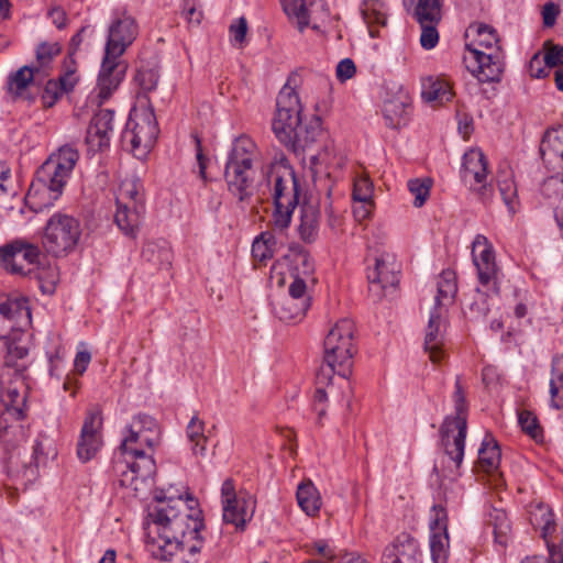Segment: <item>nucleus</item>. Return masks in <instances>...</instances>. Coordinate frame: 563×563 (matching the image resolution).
I'll list each match as a JSON object with an SVG mask.
<instances>
[{
    "mask_svg": "<svg viewBox=\"0 0 563 563\" xmlns=\"http://www.w3.org/2000/svg\"><path fill=\"white\" fill-rule=\"evenodd\" d=\"M188 501L194 503L192 498ZM145 547L157 560L169 561L178 552L186 563H197L205 545L201 510H194L181 495H155L144 523Z\"/></svg>",
    "mask_w": 563,
    "mask_h": 563,
    "instance_id": "obj_1",
    "label": "nucleus"
},
{
    "mask_svg": "<svg viewBox=\"0 0 563 563\" xmlns=\"http://www.w3.org/2000/svg\"><path fill=\"white\" fill-rule=\"evenodd\" d=\"M301 112L300 98L288 80L276 98L272 129L276 139L294 153L305 152L321 134L320 119L312 118L303 122Z\"/></svg>",
    "mask_w": 563,
    "mask_h": 563,
    "instance_id": "obj_2",
    "label": "nucleus"
},
{
    "mask_svg": "<svg viewBox=\"0 0 563 563\" xmlns=\"http://www.w3.org/2000/svg\"><path fill=\"white\" fill-rule=\"evenodd\" d=\"M475 38L465 44L463 62L466 69L481 82H498L505 70V53L499 45L496 30L485 23H474L467 29Z\"/></svg>",
    "mask_w": 563,
    "mask_h": 563,
    "instance_id": "obj_3",
    "label": "nucleus"
},
{
    "mask_svg": "<svg viewBox=\"0 0 563 563\" xmlns=\"http://www.w3.org/2000/svg\"><path fill=\"white\" fill-rule=\"evenodd\" d=\"M159 443L161 439L126 427V434L120 445L125 470H120L121 465H117V471L120 472L119 483L122 487L140 493L148 486L156 474L153 452Z\"/></svg>",
    "mask_w": 563,
    "mask_h": 563,
    "instance_id": "obj_4",
    "label": "nucleus"
},
{
    "mask_svg": "<svg viewBox=\"0 0 563 563\" xmlns=\"http://www.w3.org/2000/svg\"><path fill=\"white\" fill-rule=\"evenodd\" d=\"M263 177L273 200L274 227L284 231L289 228L295 209L301 205L299 179L284 155L275 157L263 168Z\"/></svg>",
    "mask_w": 563,
    "mask_h": 563,
    "instance_id": "obj_5",
    "label": "nucleus"
},
{
    "mask_svg": "<svg viewBox=\"0 0 563 563\" xmlns=\"http://www.w3.org/2000/svg\"><path fill=\"white\" fill-rule=\"evenodd\" d=\"M260 158L261 152L252 139L246 135L234 139L224 166V179L228 190L241 202L252 197Z\"/></svg>",
    "mask_w": 563,
    "mask_h": 563,
    "instance_id": "obj_6",
    "label": "nucleus"
},
{
    "mask_svg": "<svg viewBox=\"0 0 563 563\" xmlns=\"http://www.w3.org/2000/svg\"><path fill=\"white\" fill-rule=\"evenodd\" d=\"M323 350V365L318 372L319 384L330 382L334 374L347 378L356 353L354 322L347 318L339 320L327 334Z\"/></svg>",
    "mask_w": 563,
    "mask_h": 563,
    "instance_id": "obj_7",
    "label": "nucleus"
},
{
    "mask_svg": "<svg viewBox=\"0 0 563 563\" xmlns=\"http://www.w3.org/2000/svg\"><path fill=\"white\" fill-rule=\"evenodd\" d=\"M81 236L80 221L74 216L55 212L43 228L42 246L47 254L55 257L73 252Z\"/></svg>",
    "mask_w": 563,
    "mask_h": 563,
    "instance_id": "obj_8",
    "label": "nucleus"
},
{
    "mask_svg": "<svg viewBox=\"0 0 563 563\" xmlns=\"http://www.w3.org/2000/svg\"><path fill=\"white\" fill-rule=\"evenodd\" d=\"M79 159V152L71 145H63L52 153L37 170V178L46 187L52 200H57L68 183Z\"/></svg>",
    "mask_w": 563,
    "mask_h": 563,
    "instance_id": "obj_9",
    "label": "nucleus"
},
{
    "mask_svg": "<svg viewBox=\"0 0 563 563\" xmlns=\"http://www.w3.org/2000/svg\"><path fill=\"white\" fill-rule=\"evenodd\" d=\"M158 133L152 104H143L131 109L121 140L123 145H130L133 153L146 152L155 144Z\"/></svg>",
    "mask_w": 563,
    "mask_h": 563,
    "instance_id": "obj_10",
    "label": "nucleus"
},
{
    "mask_svg": "<svg viewBox=\"0 0 563 563\" xmlns=\"http://www.w3.org/2000/svg\"><path fill=\"white\" fill-rule=\"evenodd\" d=\"M455 416L446 417L441 426L440 434L444 452L459 470L464 457L465 439L467 433L466 398H453Z\"/></svg>",
    "mask_w": 563,
    "mask_h": 563,
    "instance_id": "obj_11",
    "label": "nucleus"
},
{
    "mask_svg": "<svg viewBox=\"0 0 563 563\" xmlns=\"http://www.w3.org/2000/svg\"><path fill=\"white\" fill-rule=\"evenodd\" d=\"M408 14L420 25V44L432 49L439 43L438 25L442 20L441 0H402Z\"/></svg>",
    "mask_w": 563,
    "mask_h": 563,
    "instance_id": "obj_12",
    "label": "nucleus"
},
{
    "mask_svg": "<svg viewBox=\"0 0 563 563\" xmlns=\"http://www.w3.org/2000/svg\"><path fill=\"white\" fill-rule=\"evenodd\" d=\"M222 518L225 523L244 529L254 515L255 501L246 492L235 490L234 482L227 478L221 486Z\"/></svg>",
    "mask_w": 563,
    "mask_h": 563,
    "instance_id": "obj_13",
    "label": "nucleus"
},
{
    "mask_svg": "<svg viewBox=\"0 0 563 563\" xmlns=\"http://www.w3.org/2000/svg\"><path fill=\"white\" fill-rule=\"evenodd\" d=\"M472 258L476 267L477 280L481 287L495 295L500 291V269L495 261L493 245L487 238L478 234L473 242Z\"/></svg>",
    "mask_w": 563,
    "mask_h": 563,
    "instance_id": "obj_14",
    "label": "nucleus"
},
{
    "mask_svg": "<svg viewBox=\"0 0 563 563\" xmlns=\"http://www.w3.org/2000/svg\"><path fill=\"white\" fill-rule=\"evenodd\" d=\"M40 255V247L23 239H15L0 246L2 266L13 275H30L33 271L31 266L38 262Z\"/></svg>",
    "mask_w": 563,
    "mask_h": 563,
    "instance_id": "obj_15",
    "label": "nucleus"
},
{
    "mask_svg": "<svg viewBox=\"0 0 563 563\" xmlns=\"http://www.w3.org/2000/svg\"><path fill=\"white\" fill-rule=\"evenodd\" d=\"M126 69L121 57L103 54L97 85L90 96L91 102L101 106L108 101L124 80Z\"/></svg>",
    "mask_w": 563,
    "mask_h": 563,
    "instance_id": "obj_16",
    "label": "nucleus"
},
{
    "mask_svg": "<svg viewBox=\"0 0 563 563\" xmlns=\"http://www.w3.org/2000/svg\"><path fill=\"white\" fill-rule=\"evenodd\" d=\"M530 522L534 528L541 530V536L547 544L551 562L563 563L562 540L558 536H554L556 525L552 510L541 503L536 505L530 511Z\"/></svg>",
    "mask_w": 563,
    "mask_h": 563,
    "instance_id": "obj_17",
    "label": "nucleus"
},
{
    "mask_svg": "<svg viewBox=\"0 0 563 563\" xmlns=\"http://www.w3.org/2000/svg\"><path fill=\"white\" fill-rule=\"evenodd\" d=\"M139 33L135 20L128 14L114 18L108 29L104 54L121 57Z\"/></svg>",
    "mask_w": 563,
    "mask_h": 563,
    "instance_id": "obj_18",
    "label": "nucleus"
},
{
    "mask_svg": "<svg viewBox=\"0 0 563 563\" xmlns=\"http://www.w3.org/2000/svg\"><path fill=\"white\" fill-rule=\"evenodd\" d=\"M487 174V159L481 150H471L464 154L461 177L483 199L492 195V188L486 184Z\"/></svg>",
    "mask_w": 563,
    "mask_h": 563,
    "instance_id": "obj_19",
    "label": "nucleus"
},
{
    "mask_svg": "<svg viewBox=\"0 0 563 563\" xmlns=\"http://www.w3.org/2000/svg\"><path fill=\"white\" fill-rule=\"evenodd\" d=\"M54 442L46 435H38L32 445V457L29 463L23 462L22 468H19L18 461L10 456L7 464V472L11 476H18L22 471L23 476L29 481L37 475V467L46 464L49 457L56 456Z\"/></svg>",
    "mask_w": 563,
    "mask_h": 563,
    "instance_id": "obj_20",
    "label": "nucleus"
},
{
    "mask_svg": "<svg viewBox=\"0 0 563 563\" xmlns=\"http://www.w3.org/2000/svg\"><path fill=\"white\" fill-rule=\"evenodd\" d=\"M422 556L419 541L402 532L385 548L380 563H422Z\"/></svg>",
    "mask_w": 563,
    "mask_h": 563,
    "instance_id": "obj_21",
    "label": "nucleus"
},
{
    "mask_svg": "<svg viewBox=\"0 0 563 563\" xmlns=\"http://www.w3.org/2000/svg\"><path fill=\"white\" fill-rule=\"evenodd\" d=\"M101 424L99 412H89L85 418L77 443V455L81 462L90 461L102 446Z\"/></svg>",
    "mask_w": 563,
    "mask_h": 563,
    "instance_id": "obj_22",
    "label": "nucleus"
},
{
    "mask_svg": "<svg viewBox=\"0 0 563 563\" xmlns=\"http://www.w3.org/2000/svg\"><path fill=\"white\" fill-rule=\"evenodd\" d=\"M114 129V111L100 109L87 129L86 142L93 152L109 147Z\"/></svg>",
    "mask_w": 563,
    "mask_h": 563,
    "instance_id": "obj_23",
    "label": "nucleus"
},
{
    "mask_svg": "<svg viewBox=\"0 0 563 563\" xmlns=\"http://www.w3.org/2000/svg\"><path fill=\"white\" fill-rule=\"evenodd\" d=\"M44 78L33 66L24 65L9 74L5 82V91L13 101L33 100L30 88Z\"/></svg>",
    "mask_w": 563,
    "mask_h": 563,
    "instance_id": "obj_24",
    "label": "nucleus"
},
{
    "mask_svg": "<svg viewBox=\"0 0 563 563\" xmlns=\"http://www.w3.org/2000/svg\"><path fill=\"white\" fill-rule=\"evenodd\" d=\"M443 328L442 310L438 309V307H433L430 311L423 344L424 351L429 354V357L433 363L440 362L445 355L443 350Z\"/></svg>",
    "mask_w": 563,
    "mask_h": 563,
    "instance_id": "obj_25",
    "label": "nucleus"
},
{
    "mask_svg": "<svg viewBox=\"0 0 563 563\" xmlns=\"http://www.w3.org/2000/svg\"><path fill=\"white\" fill-rule=\"evenodd\" d=\"M297 233L306 244L314 243L319 238L321 212L318 205L303 201L300 207Z\"/></svg>",
    "mask_w": 563,
    "mask_h": 563,
    "instance_id": "obj_26",
    "label": "nucleus"
},
{
    "mask_svg": "<svg viewBox=\"0 0 563 563\" xmlns=\"http://www.w3.org/2000/svg\"><path fill=\"white\" fill-rule=\"evenodd\" d=\"M78 79L76 68L66 64L65 71L57 79H49L45 84L42 93L44 106L48 108L53 107L63 95L74 89Z\"/></svg>",
    "mask_w": 563,
    "mask_h": 563,
    "instance_id": "obj_27",
    "label": "nucleus"
},
{
    "mask_svg": "<svg viewBox=\"0 0 563 563\" xmlns=\"http://www.w3.org/2000/svg\"><path fill=\"white\" fill-rule=\"evenodd\" d=\"M369 291L380 298L388 287H396L399 278L384 258H376L375 266L367 272Z\"/></svg>",
    "mask_w": 563,
    "mask_h": 563,
    "instance_id": "obj_28",
    "label": "nucleus"
},
{
    "mask_svg": "<svg viewBox=\"0 0 563 563\" xmlns=\"http://www.w3.org/2000/svg\"><path fill=\"white\" fill-rule=\"evenodd\" d=\"M145 214V205L130 207L126 205H117L114 222L125 235L135 238L142 224Z\"/></svg>",
    "mask_w": 563,
    "mask_h": 563,
    "instance_id": "obj_29",
    "label": "nucleus"
},
{
    "mask_svg": "<svg viewBox=\"0 0 563 563\" xmlns=\"http://www.w3.org/2000/svg\"><path fill=\"white\" fill-rule=\"evenodd\" d=\"M0 314L20 329L31 322L29 301L24 297H7L0 302Z\"/></svg>",
    "mask_w": 563,
    "mask_h": 563,
    "instance_id": "obj_30",
    "label": "nucleus"
},
{
    "mask_svg": "<svg viewBox=\"0 0 563 563\" xmlns=\"http://www.w3.org/2000/svg\"><path fill=\"white\" fill-rule=\"evenodd\" d=\"M0 400L5 408V415L19 421L24 418L25 395L16 386H4L0 379Z\"/></svg>",
    "mask_w": 563,
    "mask_h": 563,
    "instance_id": "obj_31",
    "label": "nucleus"
},
{
    "mask_svg": "<svg viewBox=\"0 0 563 563\" xmlns=\"http://www.w3.org/2000/svg\"><path fill=\"white\" fill-rule=\"evenodd\" d=\"M142 257L158 269H167L172 265L173 252L165 240L148 241L143 245Z\"/></svg>",
    "mask_w": 563,
    "mask_h": 563,
    "instance_id": "obj_32",
    "label": "nucleus"
},
{
    "mask_svg": "<svg viewBox=\"0 0 563 563\" xmlns=\"http://www.w3.org/2000/svg\"><path fill=\"white\" fill-rule=\"evenodd\" d=\"M540 154L545 163L556 158L563 162V126L547 130L540 144Z\"/></svg>",
    "mask_w": 563,
    "mask_h": 563,
    "instance_id": "obj_33",
    "label": "nucleus"
},
{
    "mask_svg": "<svg viewBox=\"0 0 563 563\" xmlns=\"http://www.w3.org/2000/svg\"><path fill=\"white\" fill-rule=\"evenodd\" d=\"M421 96L426 101L444 103L451 100L453 93L450 84L445 79L429 76L422 79Z\"/></svg>",
    "mask_w": 563,
    "mask_h": 563,
    "instance_id": "obj_34",
    "label": "nucleus"
},
{
    "mask_svg": "<svg viewBox=\"0 0 563 563\" xmlns=\"http://www.w3.org/2000/svg\"><path fill=\"white\" fill-rule=\"evenodd\" d=\"M487 529L492 530L495 543L506 547L509 540L511 526L507 514L503 509L492 508L487 512Z\"/></svg>",
    "mask_w": 563,
    "mask_h": 563,
    "instance_id": "obj_35",
    "label": "nucleus"
},
{
    "mask_svg": "<svg viewBox=\"0 0 563 563\" xmlns=\"http://www.w3.org/2000/svg\"><path fill=\"white\" fill-rule=\"evenodd\" d=\"M550 406L563 409V354H555L551 361Z\"/></svg>",
    "mask_w": 563,
    "mask_h": 563,
    "instance_id": "obj_36",
    "label": "nucleus"
},
{
    "mask_svg": "<svg viewBox=\"0 0 563 563\" xmlns=\"http://www.w3.org/2000/svg\"><path fill=\"white\" fill-rule=\"evenodd\" d=\"M497 186L508 212L514 216L520 207L517 185L510 170L499 172L497 175Z\"/></svg>",
    "mask_w": 563,
    "mask_h": 563,
    "instance_id": "obj_37",
    "label": "nucleus"
},
{
    "mask_svg": "<svg viewBox=\"0 0 563 563\" xmlns=\"http://www.w3.org/2000/svg\"><path fill=\"white\" fill-rule=\"evenodd\" d=\"M437 296L434 307L441 309L453 302L457 292L456 275L451 269L443 271L437 282Z\"/></svg>",
    "mask_w": 563,
    "mask_h": 563,
    "instance_id": "obj_38",
    "label": "nucleus"
},
{
    "mask_svg": "<svg viewBox=\"0 0 563 563\" xmlns=\"http://www.w3.org/2000/svg\"><path fill=\"white\" fill-rule=\"evenodd\" d=\"M309 306V300L288 297L275 307V313L284 322L297 323L303 319Z\"/></svg>",
    "mask_w": 563,
    "mask_h": 563,
    "instance_id": "obj_39",
    "label": "nucleus"
},
{
    "mask_svg": "<svg viewBox=\"0 0 563 563\" xmlns=\"http://www.w3.org/2000/svg\"><path fill=\"white\" fill-rule=\"evenodd\" d=\"M498 295L493 294L490 290H487L483 287H477L474 291L472 300L467 303V310L465 311L472 320H482L485 319L489 313L494 297Z\"/></svg>",
    "mask_w": 563,
    "mask_h": 563,
    "instance_id": "obj_40",
    "label": "nucleus"
},
{
    "mask_svg": "<svg viewBox=\"0 0 563 563\" xmlns=\"http://www.w3.org/2000/svg\"><path fill=\"white\" fill-rule=\"evenodd\" d=\"M289 250L292 257L290 275L312 279V275L314 273V262L309 251L298 244L290 246Z\"/></svg>",
    "mask_w": 563,
    "mask_h": 563,
    "instance_id": "obj_41",
    "label": "nucleus"
},
{
    "mask_svg": "<svg viewBox=\"0 0 563 563\" xmlns=\"http://www.w3.org/2000/svg\"><path fill=\"white\" fill-rule=\"evenodd\" d=\"M117 205H126L130 207L145 205L143 186L139 179L125 178L122 180L117 196Z\"/></svg>",
    "mask_w": 563,
    "mask_h": 563,
    "instance_id": "obj_42",
    "label": "nucleus"
},
{
    "mask_svg": "<svg viewBox=\"0 0 563 563\" xmlns=\"http://www.w3.org/2000/svg\"><path fill=\"white\" fill-rule=\"evenodd\" d=\"M62 52V45L58 42H41L36 46L35 57L36 62L32 65L38 73L46 77L51 69L52 63L56 56Z\"/></svg>",
    "mask_w": 563,
    "mask_h": 563,
    "instance_id": "obj_43",
    "label": "nucleus"
},
{
    "mask_svg": "<svg viewBox=\"0 0 563 563\" xmlns=\"http://www.w3.org/2000/svg\"><path fill=\"white\" fill-rule=\"evenodd\" d=\"M296 497L299 507L308 516H314L320 510V495L312 482L301 483L297 488Z\"/></svg>",
    "mask_w": 563,
    "mask_h": 563,
    "instance_id": "obj_44",
    "label": "nucleus"
},
{
    "mask_svg": "<svg viewBox=\"0 0 563 563\" xmlns=\"http://www.w3.org/2000/svg\"><path fill=\"white\" fill-rule=\"evenodd\" d=\"M478 461L486 472L498 468L500 463V449L493 437L486 435L478 450Z\"/></svg>",
    "mask_w": 563,
    "mask_h": 563,
    "instance_id": "obj_45",
    "label": "nucleus"
},
{
    "mask_svg": "<svg viewBox=\"0 0 563 563\" xmlns=\"http://www.w3.org/2000/svg\"><path fill=\"white\" fill-rule=\"evenodd\" d=\"M408 114V104L399 99H390L384 102L383 115L385 124L391 129H398L405 123Z\"/></svg>",
    "mask_w": 563,
    "mask_h": 563,
    "instance_id": "obj_46",
    "label": "nucleus"
},
{
    "mask_svg": "<svg viewBox=\"0 0 563 563\" xmlns=\"http://www.w3.org/2000/svg\"><path fill=\"white\" fill-rule=\"evenodd\" d=\"M186 435L191 443L195 455H205L207 437L205 435V422L194 415L186 428Z\"/></svg>",
    "mask_w": 563,
    "mask_h": 563,
    "instance_id": "obj_47",
    "label": "nucleus"
},
{
    "mask_svg": "<svg viewBox=\"0 0 563 563\" xmlns=\"http://www.w3.org/2000/svg\"><path fill=\"white\" fill-rule=\"evenodd\" d=\"M134 80L140 88L139 96L146 100L145 104H151L147 93L155 90L158 85V70L156 68L141 67L137 69Z\"/></svg>",
    "mask_w": 563,
    "mask_h": 563,
    "instance_id": "obj_48",
    "label": "nucleus"
},
{
    "mask_svg": "<svg viewBox=\"0 0 563 563\" xmlns=\"http://www.w3.org/2000/svg\"><path fill=\"white\" fill-rule=\"evenodd\" d=\"M363 20L369 26L373 24L386 25L387 18L384 12V3L379 0H364L361 5Z\"/></svg>",
    "mask_w": 563,
    "mask_h": 563,
    "instance_id": "obj_49",
    "label": "nucleus"
},
{
    "mask_svg": "<svg viewBox=\"0 0 563 563\" xmlns=\"http://www.w3.org/2000/svg\"><path fill=\"white\" fill-rule=\"evenodd\" d=\"M285 13L296 19L298 29L302 32L309 25V14L305 0H280Z\"/></svg>",
    "mask_w": 563,
    "mask_h": 563,
    "instance_id": "obj_50",
    "label": "nucleus"
},
{
    "mask_svg": "<svg viewBox=\"0 0 563 563\" xmlns=\"http://www.w3.org/2000/svg\"><path fill=\"white\" fill-rule=\"evenodd\" d=\"M540 192L550 203H555L563 199V175L558 174L548 177L542 183Z\"/></svg>",
    "mask_w": 563,
    "mask_h": 563,
    "instance_id": "obj_51",
    "label": "nucleus"
},
{
    "mask_svg": "<svg viewBox=\"0 0 563 563\" xmlns=\"http://www.w3.org/2000/svg\"><path fill=\"white\" fill-rule=\"evenodd\" d=\"M449 534H430V552L433 563H448Z\"/></svg>",
    "mask_w": 563,
    "mask_h": 563,
    "instance_id": "obj_52",
    "label": "nucleus"
},
{
    "mask_svg": "<svg viewBox=\"0 0 563 563\" xmlns=\"http://www.w3.org/2000/svg\"><path fill=\"white\" fill-rule=\"evenodd\" d=\"M95 35V27L91 25H84L71 38L68 47V58L69 62L66 64L75 67V60L73 56L79 51L81 44H86L89 46L91 44V40Z\"/></svg>",
    "mask_w": 563,
    "mask_h": 563,
    "instance_id": "obj_53",
    "label": "nucleus"
},
{
    "mask_svg": "<svg viewBox=\"0 0 563 563\" xmlns=\"http://www.w3.org/2000/svg\"><path fill=\"white\" fill-rule=\"evenodd\" d=\"M136 432L146 433L151 437L161 439V428L157 421L145 413H139L133 417L132 422L128 426Z\"/></svg>",
    "mask_w": 563,
    "mask_h": 563,
    "instance_id": "obj_54",
    "label": "nucleus"
},
{
    "mask_svg": "<svg viewBox=\"0 0 563 563\" xmlns=\"http://www.w3.org/2000/svg\"><path fill=\"white\" fill-rule=\"evenodd\" d=\"M518 422L523 432L530 435L536 441L543 439V432L539 424L537 416L529 410H521L518 412Z\"/></svg>",
    "mask_w": 563,
    "mask_h": 563,
    "instance_id": "obj_55",
    "label": "nucleus"
},
{
    "mask_svg": "<svg viewBox=\"0 0 563 563\" xmlns=\"http://www.w3.org/2000/svg\"><path fill=\"white\" fill-rule=\"evenodd\" d=\"M429 527L431 534H449L448 511L442 505H433L430 510Z\"/></svg>",
    "mask_w": 563,
    "mask_h": 563,
    "instance_id": "obj_56",
    "label": "nucleus"
},
{
    "mask_svg": "<svg viewBox=\"0 0 563 563\" xmlns=\"http://www.w3.org/2000/svg\"><path fill=\"white\" fill-rule=\"evenodd\" d=\"M5 345L7 354L4 356V365L7 367H15V372H20L21 368L19 367L16 362L27 356V347L20 344V342L15 340H7Z\"/></svg>",
    "mask_w": 563,
    "mask_h": 563,
    "instance_id": "obj_57",
    "label": "nucleus"
},
{
    "mask_svg": "<svg viewBox=\"0 0 563 563\" xmlns=\"http://www.w3.org/2000/svg\"><path fill=\"white\" fill-rule=\"evenodd\" d=\"M332 379L328 383L319 384L317 380V388L313 395V410L317 413L318 417V423L321 424L322 418L325 416V406L324 404L328 400L329 393H332Z\"/></svg>",
    "mask_w": 563,
    "mask_h": 563,
    "instance_id": "obj_58",
    "label": "nucleus"
},
{
    "mask_svg": "<svg viewBox=\"0 0 563 563\" xmlns=\"http://www.w3.org/2000/svg\"><path fill=\"white\" fill-rule=\"evenodd\" d=\"M430 179H411L408 181V189L415 196L413 206L420 208L427 201L430 195Z\"/></svg>",
    "mask_w": 563,
    "mask_h": 563,
    "instance_id": "obj_59",
    "label": "nucleus"
},
{
    "mask_svg": "<svg viewBox=\"0 0 563 563\" xmlns=\"http://www.w3.org/2000/svg\"><path fill=\"white\" fill-rule=\"evenodd\" d=\"M354 202H371L373 197V185L367 178L357 179L353 188Z\"/></svg>",
    "mask_w": 563,
    "mask_h": 563,
    "instance_id": "obj_60",
    "label": "nucleus"
},
{
    "mask_svg": "<svg viewBox=\"0 0 563 563\" xmlns=\"http://www.w3.org/2000/svg\"><path fill=\"white\" fill-rule=\"evenodd\" d=\"M263 238V235L261 236ZM269 240L255 239L252 245V255L254 258L264 262L273 257V249L269 245Z\"/></svg>",
    "mask_w": 563,
    "mask_h": 563,
    "instance_id": "obj_61",
    "label": "nucleus"
},
{
    "mask_svg": "<svg viewBox=\"0 0 563 563\" xmlns=\"http://www.w3.org/2000/svg\"><path fill=\"white\" fill-rule=\"evenodd\" d=\"M291 277H292V282L288 288L289 297L299 299V300H309L310 301L309 297L306 296L307 282L309 279L303 278V277H297V276H291Z\"/></svg>",
    "mask_w": 563,
    "mask_h": 563,
    "instance_id": "obj_62",
    "label": "nucleus"
},
{
    "mask_svg": "<svg viewBox=\"0 0 563 563\" xmlns=\"http://www.w3.org/2000/svg\"><path fill=\"white\" fill-rule=\"evenodd\" d=\"M335 73L338 80H340L341 82H345L346 80L351 79L356 73L354 62L351 58H344L340 60L339 64L336 65Z\"/></svg>",
    "mask_w": 563,
    "mask_h": 563,
    "instance_id": "obj_63",
    "label": "nucleus"
},
{
    "mask_svg": "<svg viewBox=\"0 0 563 563\" xmlns=\"http://www.w3.org/2000/svg\"><path fill=\"white\" fill-rule=\"evenodd\" d=\"M544 63L548 67H558L563 64V46L552 45L544 54Z\"/></svg>",
    "mask_w": 563,
    "mask_h": 563,
    "instance_id": "obj_64",
    "label": "nucleus"
}]
</instances>
